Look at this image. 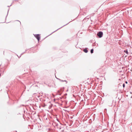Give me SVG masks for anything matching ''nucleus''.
Returning a JSON list of instances; mask_svg holds the SVG:
<instances>
[{
	"label": "nucleus",
	"mask_w": 132,
	"mask_h": 132,
	"mask_svg": "<svg viewBox=\"0 0 132 132\" xmlns=\"http://www.w3.org/2000/svg\"><path fill=\"white\" fill-rule=\"evenodd\" d=\"M103 35V33L102 32L100 31L97 34V35L100 38H101L102 37V35Z\"/></svg>",
	"instance_id": "2"
},
{
	"label": "nucleus",
	"mask_w": 132,
	"mask_h": 132,
	"mask_svg": "<svg viewBox=\"0 0 132 132\" xmlns=\"http://www.w3.org/2000/svg\"><path fill=\"white\" fill-rule=\"evenodd\" d=\"M16 23H18L19 24H21V22H20L19 21H18V20H17L16 21Z\"/></svg>",
	"instance_id": "4"
},
{
	"label": "nucleus",
	"mask_w": 132,
	"mask_h": 132,
	"mask_svg": "<svg viewBox=\"0 0 132 132\" xmlns=\"http://www.w3.org/2000/svg\"><path fill=\"white\" fill-rule=\"evenodd\" d=\"M65 81V82H66H66H67V81Z\"/></svg>",
	"instance_id": "11"
},
{
	"label": "nucleus",
	"mask_w": 132,
	"mask_h": 132,
	"mask_svg": "<svg viewBox=\"0 0 132 132\" xmlns=\"http://www.w3.org/2000/svg\"><path fill=\"white\" fill-rule=\"evenodd\" d=\"M123 88L125 87V84H123Z\"/></svg>",
	"instance_id": "7"
},
{
	"label": "nucleus",
	"mask_w": 132,
	"mask_h": 132,
	"mask_svg": "<svg viewBox=\"0 0 132 132\" xmlns=\"http://www.w3.org/2000/svg\"><path fill=\"white\" fill-rule=\"evenodd\" d=\"M124 52L126 53L127 54H128V53L127 50H124Z\"/></svg>",
	"instance_id": "5"
},
{
	"label": "nucleus",
	"mask_w": 132,
	"mask_h": 132,
	"mask_svg": "<svg viewBox=\"0 0 132 132\" xmlns=\"http://www.w3.org/2000/svg\"><path fill=\"white\" fill-rule=\"evenodd\" d=\"M93 49H91L90 51V52L91 53H93Z\"/></svg>",
	"instance_id": "6"
},
{
	"label": "nucleus",
	"mask_w": 132,
	"mask_h": 132,
	"mask_svg": "<svg viewBox=\"0 0 132 132\" xmlns=\"http://www.w3.org/2000/svg\"><path fill=\"white\" fill-rule=\"evenodd\" d=\"M40 35L39 34H36L34 35V36L39 41L40 39Z\"/></svg>",
	"instance_id": "1"
},
{
	"label": "nucleus",
	"mask_w": 132,
	"mask_h": 132,
	"mask_svg": "<svg viewBox=\"0 0 132 132\" xmlns=\"http://www.w3.org/2000/svg\"><path fill=\"white\" fill-rule=\"evenodd\" d=\"M1 76V74L0 73V77Z\"/></svg>",
	"instance_id": "10"
},
{
	"label": "nucleus",
	"mask_w": 132,
	"mask_h": 132,
	"mask_svg": "<svg viewBox=\"0 0 132 132\" xmlns=\"http://www.w3.org/2000/svg\"><path fill=\"white\" fill-rule=\"evenodd\" d=\"M126 84H127V81H126Z\"/></svg>",
	"instance_id": "9"
},
{
	"label": "nucleus",
	"mask_w": 132,
	"mask_h": 132,
	"mask_svg": "<svg viewBox=\"0 0 132 132\" xmlns=\"http://www.w3.org/2000/svg\"><path fill=\"white\" fill-rule=\"evenodd\" d=\"M83 51L84 52L86 53H87L88 52V50H87L86 48L84 49Z\"/></svg>",
	"instance_id": "3"
},
{
	"label": "nucleus",
	"mask_w": 132,
	"mask_h": 132,
	"mask_svg": "<svg viewBox=\"0 0 132 132\" xmlns=\"http://www.w3.org/2000/svg\"><path fill=\"white\" fill-rule=\"evenodd\" d=\"M60 81H63L62 80H60Z\"/></svg>",
	"instance_id": "8"
}]
</instances>
